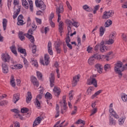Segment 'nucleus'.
<instances>
[{"label":"nucleus","mask_w":127,"mask_h":127,"mask_svg":"<svg viewBox=\"0 0 127 127\" xmlns=\"http://www.w3.org/2000/svg\"><path fill=\"white\" fill-rule=\"evenodd\" d=\"M8 104V102L6 100H4L0 102V106H5Z\"/></svg>","instance_id":"nucleus-49"},{"label":"nucleus","mask_w":127,"mask_h":127,"mask_svg":"<svg viewBox=\"0 0 127 127\" xmlns=\"http://www.w3.org/2000/svg\"><path fill=\"white\" fill-rule=\"evenodd\" d=\"M122 99L123 102H127V95L126 94H124L122 96Z\"/></svg>","instance_id":"nucleus-45"},{"label":"nucleus","mask_w":127,"mask_h":127,"mask_svg":"<svg viewBox=\"0 0 127 127\" xmlns=\"http://www.w3.org/2000/svg\"><path fill=\"white\" fill-rule=\"evenodd\" d=\"M36 6L37 7H39L42 10H45L46 9V5H45L44 2L43 4H39Z\"/></svg>","instance_id":"nucleus-24"},{"label":"nucleus","mask_w":127,"mask_h":127,"mask_svg":"<svg viewBox=\"0 0 127 127\" xmlns=\"http://www.w3.org/2000/svg\"><path fill=\"white\" fill-rule=\"evenodd\" d=\"M24 36H26L27 38H28L31 43L34 44V42L35 41V40L34 39V37H33V36L29 35L28 34H24L23 32L21 31H20L19 32L18 37L21 41L25 40V37H24Z\"/></svg>","instance_id":"nucleus-2"},{"label":"nucleus","mask_w":127,"mask_h":127,"mask_svg":"<svg viewBox=\"0 0 127 127\" xmlns=\"http://www.w3.org/2000/svg\"><path fill=\"white\" fill-rule=\"evenodd\" d=\"M71 41V39H70V37L69 36V34H67L66 35V38H65V42L66 44L69 43Z\"/></svg>","instance_id":"nucleus-53"},{"label":"nucleus","mask_w":127,"mask_h":127,"mask_svg":"<svg viewBox=\"0 0 127 127\" xmlns=\"http://www.w3.org/2000/svg\"><path fill=\"white\" fill-rule=\"evenodd\" d=\"M63 100V103H64V106H63L64 110V111H65L66 109V106H67V103H66V97L64 96Z\"/></svg>","instance_id":"nucleus-42"},{"label":"nucleus","mask_w":127,"mask_h":127,"mask_svg":"<svg viewBox=\"0 0 127 127\" xmlns=\"http://www.w3.org/2000/svg\"><path fill=\"white\" fill-rule=\"evenodd\" d=\"M73 22V21H71V20H67L66 21V23L67 24V26H69V27H71L72 26V23Z\"/></svg>","instance_id":"nucleus-55"},{"label":"nucleus","mask_w":127,"mask_h":127,"mask_svg":"<svg viewBox=\"0 0 127 127\" xmlns=\"http://www.w3.org/2000/svg\"><path fill=\"white\" fill-rule=\"evenodd\" d=\"M10 84L12 87H15V82H14V76L13 75H11Z\"/></svg>","instance_id":"nucleus-31"},{"label":"nucleus","mask_w":127,"mask_h":127,"mask_svg":"<svg viewBox=\"0 0 127 127\" xmlns=\"http://www.w3.org/2000/svg\"><path fill=\"white\" fill-rule=\"evenodd\" d=\"M14 67H15L16 69H21L23 67V66H22V64H19L14 65Z\"/></svg>","instance_id":"nucleus-57"},{"label":"nucleus","mask_w":127,"mask_h":127,"mask_svg":"<svg viewBox=\"0 0 127 127\" xmlns=\"http://www.w3.org/2000/svg\"><path fill=\"white\" fill-rule=\"evenodd\" d=\"M74 110L73 111H72L71 115L72 116H73V115H76V113H77V106H74Z\"/></svg>","instance_id":"nucleus-52"},{"label":"nucleus","mask_w":127,"mask_h":127,"mask_svg":"<svg viewBox=\"0 0 127 127\" xmlns=\"http://www.w3.org/2000/svg\"><path fill=\"white\" fill-rule=\"evenodd\" d=\"M22 4L25 8H28V3L26 0H22Z\"/></svg>","instance_id":"nucleus-36"},{"label":"nucleus","mask_w":127,"mask_h":127,"mask_svg":"<svg viewBox=\"0 0 127 127\" xmlns=\"http://www.w3.org/2000/svg\"><path fill=\"white\" fill-rule=\"evenodd\" d=\"M109 125L110 126H115L116 125V121L111 116L109 118Z\"/></svg>","instance_id":"nucleus-26"},{"label":"nucleus","mask_w":127,"mask_h":127,"mask_svg":"<svg viewBox=\"0 0 127 127\" xmlns=\"http://www.w3.org/2000/svg\"><path fill=\"white\" fill-rule=\"evenodd\" d=\"M81 124H82L83 126H85V125H86V122H85V121L82 120L81 119H79L77 120V121L75 123L76 125H81Z\"/></svg>","instance_id":"nucleus-39"},{"label":"nucleus","mask_w":127,"mask_h":127,"mask_svg":"<svg viewBox=\"0 0 127 127\" xmlns=\"http://www.w3.org/2000/svg\"><path fill=\"white\" fill-rule=\"evenodd\" d=\"M105 44L104 43V41H102L100 43V50L101 52H105V51H107L108 50V48L105 46Z\"/></svg>","instance_id":"nucleus-12"},{"label":"nucleus","mask_w":127,"mask_h":127,"mask_svg":"<svg viewBox=\"0 0 127 127\" xmlns=\"http://www.w3.org/2000/svg\"><path fill=\"white\" fill-rule=\"evenodd\" d=\"M44 118L42 116H39L34 121L33 127H36V126H38L40 123H41V121L43 120Z\"/></svg>","instance_id":"nucleus-6"},{"label":"nucleus","mask_w":127,"mask_h":127,"mask_svg":"<svg viewBox=\"0 0 127 127\" xmlns=\"http://www.w3.org/2000/svg\"><path fill=\"white\" fill-rule=\"evenodd\" d=\"M114 42H115V41H114V39H109L108 40H106L104 41V44L105 45H112V44H113Z\"/></svg>","instance_id":"nucleus-21"},{"label":"nucleus","mask_w":127,"mask_h":127,"mask_svg":"<svg viewBox=\"0 0 127 127\" xmlns=\"http://www.w3.org/2000/svg\"><path fill=\"white\" fill-rule=\"evenodd\" d=\"M37 76L39 80H42V73L39 71H37Z\"/></svg>","instance_id":"nucleus-46"},{"label":"nucleus","mask_w":127,"mask_h":127,"mask_svg":"<svg viewBox=\"0 0 127 127\" xmlns=\"http://www.w3.org/2000/svg\"><path fill=\"white\" fill-rule=\"evenodd\" d=\"M72 93H73V90H71L69 93V100H73V95H72Z\"/></svg>","instance_id":"nucleus-58"},{"label":"nucleus","mask_w":127,"mask_h":127,"mask_svg":"<svg viewBox=\"0 0 127 127\" xmlns=\"http://www.w3.org/2000/svg\"><path fill=\"white\" fill-rule=\"evenodd\" d=\"M43 1L42 0H37L35 1L36 5H38V4H42L43 3Z\"/></svg>","instance_id":"nucleus-54"},{"label":"nucleus","mask_w":127,"mask_h":127,"mask_svg":"<svg viewBox=\"0 0 127 127\" xmlns=\"http://www.w3.org/2000/svg\"><path fill=\"white\" fill-rule=\"evenodd\" d=\"M98 112V108H95L92 109L91 110V114H90V117H92V116H93V115H95Z\"/></svg>","instance_id":"nucleus-44"},{"label":"nucleus","mask_w":127,"mask_h":127,"mask_svg":"<svg viewBox=\"0 0 127 127\" xmlns=\"http://www.w3.org/2000/svg\"><path fill=\"white\" fill-rule=\"evenodd\" d=\"M113 23V22L109 19L108 20L106 21V22H105V24H104V26L105 27H109V26H110V25H112Z\"/></svg>","instance_id":"nucleus-33"},{"label":"nucleus","mask_w":127,"mask_h":127,"mask_svg":"<svg viewBox=\"0 0 127 127\" xmlns=\"http://www.w3.org/2000/svg\"><path fill=\"white\" fill-rule=\"evenodd\" d=\"M99 8H100V5H97L94 7V10H93L94 14H96L97 10H99Z\"/></svg>","instance_id":"nucleus-47"},{"label":"nucleus","mask_w":127,"mask_h":127,"mask_svg":"<svg viewBox=\"0 0 127 127\" xmlns=\"http://www.w3.org/2000/svg\"><path fill=\"white\" fill-rule=\"evenodd\" d=\"M95 59H101V55L97 54L92 55L88 60V64L90 65H94Z\"/></svg>","instance_id":"nucleus-3"},{"label":"nucleus","mask_w":127,"mask_h":127,"mask_svg":"<svg viewBox=\"0 0 127 127\" xmlns=\"http://www.w3.org/2000/svg\"><path fill=\"white\" fill-rule=\"evenodd\" d=\"M94 87H89L86 91V93L87 94V95L90 96V95H92V92H93V91H94Z\"/></svg>","instance_id":"nucleus-28"},{"label":"nucleus","mask_w":127,"mask_h":127,"mask_svg":"<svg viewBox=\"0 0 127 127\" xmlns=\"http://www.w3.org/2000/svg\"><path fill=\"white\" fill-rule=\"evenodd\" d=\"M102 92H103V90H99L98 91H97L94 94H93L91 97V99H95V98H96V97H97V96H99V95L100 94H101V93H102Z\"/></svg>","instance_id":"nucleus-27"},{"label":"nucleus","mask_w":127,"mask_h":127,"mask_svg":"<svg viewBox=\"0 0 127 127\" xmlns=\"http://www.w3.org/2000/svg\"><path fill=\"white\" fill-rule=\"evenodd\" d=\"M31 99H32V95H31V92H28L27 93V96L26 99V102L27 104H29L31 101Z\"/></svg>","instance_id":"nucleus-17"},{"label":"nucleus","mask_w":127,"mask_h":127,"mask_svg":"<svg viewBox=\"0 0 127 127\" xmlns=\"http://www.w3.org/2000/svg\"><path fill=\"white\" fill-rule=\"evenodd\" d=\"M33 31H35V29H30L28 30V33L27 34H29V35H31L32 34H33Z\"/></svg>","instance_id":"nucleus-56"},{"label":"nucleus","mask_w":127,"mask_h":127,"mask_svg":"<svg viewBox=\"0 0 127 127\" xmlns=\"http://www.w3.org/2000/svg\"><path fill=\"white\" fill-rule=\"evenodd\" d=\"M99 31L100 36H102L103 35H104V33H105V32L106 31V27H100Z\"/></svg>","instance_id":"nucleus-23"},{"label":"nucleus","mask_w":127,"mask_h":127,"mask_svg":"<svg viewBox=\"0 0 127 127\" xmlns=\"http://www.w3.org/2000/svg\"><path fill=\"white\" fill-rule=\"evenodd\" d=\"M10 49L11 50V52L13 53L15 55H17V52H16V48H15V46H12L10 47Z\"/></svg>","instance_id":"nucleus-25"},{"label":"nucleus","mask_w":127,"mask_h":127,"mask_svg":"<svg viewBox=\"0 0 127 127\" xmlns=\"http://www.w3.org/2000/svg\"><path fill=\"white\" fill-rule=\"evenodd\" d=\"M19 100V94H15L13 95V102L14 104H16V102H17Z\"/></svg>","instance_id":"nucleus-20"},{"label":"nucleus","mask_w":127,"mask_h":127,"mask_svg":"<svg viewBox=\"0 0 127 127\" xmlns=\"http://www.w3.org/2000/svg\"><path fill=\"white\" fill-rule=\"evenodd\" d=\"M67 30H68V34L69 35V33H72V29L71 27L67 26Z\"/></svg>","instance_id":"nucleus-63"},{"label":"nucleus","mask_w":127,"mask_h":127,"mask_svg":"<svg viewBox=\"0 0 127 127\" xmlns=\"http://www.w3.org/2000/svg\"><path fill=\"white\" fill-rule=\"evenodd\" d=\"M50 82V86L51 87L54 86V83H55V76L53 72L51 73V76L49 78Z\"/></svg>","instance_id":"nucleus-10"},{"label":"nucleus","mask_w":127,"mask_h":127,"mask_svg":"<svg viewBox=\"0 0 127 127\" xmlns=\"http://www.w3.org/2000/svg\"><path fill=\"white\" fill-rule=\"evenodd\" d=\"M45 63H44V61H43V60H40V62L41 63V64H42L43 65H48L49 64V59H50V58H49V56H48V55L47 54H45Z\"/></svg>","instance_id":"nucleus-7"},{"label":"nucleus","mask_w":127,"mask_h":127,"mask_svg":"<svg viewBox=\"0 0 127 127\" xmlns=\"http://www.w3.org/2000/svg\"><path fill=\"white\" fill-rule=\"evenodd\" d=\"M113 104L111 103L109 106V113L110 114H112V116L115 118V119H120V116L118 115V114L116 113L114 109H113Z\"/></svg>","instance_id":"nucleus-4"},{"label":"nucleus","mask_w":127,"mask_h":127,"mask_svg":"<svg viewBox=\"0 0 127 127\" xmlns=\"http://www.w3.org/2000/svg\"><path fill=\"white\" fill-rule=\"evenodd\" d=\"M13 124L15 125L14 127H20L19 123L18 122H13Z\"/></svg>","instance_id":"nucleus-64"},{"label":"nucleus","mask_w":127,"mask_h":127,"mask_svg":"<svg viewBox=\"0 0 127 127\" xmlns=\"http://www.w3.org/2000/svg\"><path fill=\"white\" fill-rule=\"evenodd\" d=\"M111 64H106L104 65V70L105 71H109V70H111Z\"/></svg>","instance_id":"nucleus-43"},{"label":"nucleus","mask_w":127,"mask_h":127,"mask_svg":"<svg viewBox=\"0 0 127 127\" xmlns=\"http://www.w3.org/2000/svg\"><path fill=\"white\" fill-rule=\"evenodd\" d=\"M22 19H23V16L22 14L19 15L17 18V25H23V20Z\"/></svg>","instance_id":"nucleus-16"},{"label":"nucleus","mask_w":127,"mask_h":127,"mask_svg":"<svg viewBox=\"0 0 127 127\" xmlns=\"http://www.w3.org/2000/svg\"><path fill=\"white\" fill-rule=\"evenodd\" d=\"M31 81L34 86H36V87H38V86H39V82H38L37 79L35 76H32L31 77Z\"/></svg>","instance_id":"nucleus-14"},{"label":"nucleus","mask_w":127,"mask_h":127,"mask_svg":"<svg viewBox=\"0 0 127 127\" xmlns=\"http://www.w3.org/2000/svg\"><path fill=\"white\" fill-rule=\"evenodd\" d=\"M53 91L55 96H56L58 98L59 97V95H60V93H61V90L60 89V88H59L57 86H55Z\"/></svg>","instance_id":"nucleus-15"},{"label":"nucleus","mask_w":127,"mask_h":127,"mask_svg":"<svg viewBox=\"0 0 127 127\" xmlns=\"http://www.w3.org/2000/svg\"><path fill=\"white\" fill-rule=\"evenodd\" d=\"M79 79L80 75H75L73 77L72 87H75V86H77V83L79 82Z\"/></svg>","instance_id":"nucleus-9"},{"label":"nucleus","mask_w":127,"mask_h":127,"mask_svg":"<svg viewBox=\"0 0 127 127\" xmlns=\"http://www.w3.org/2000/svg\"><path fill=\"white\" fill-rule=\"evenodd\" d=\"M64 11V9L63 8V5H60L59 7L56 8L57 14L59 15L60 13H62Z\"/></svg>","instance_id":"nucleus-19"},{"label":"nucleus","mask_w":127,"mask_h":127,"mask_svg":"<svg viewBox=\"0 0 127 127\" xmlns=\"http://www.w3.org/2000/svg\"><path fill=\"white\" fill-rule=\"evenodd\" d=\"M28 1L29 2V4L30 6V9L31 11H33V2H32V0H28Z\"/></svg>","instance_id":"nucleus-38"},{"label":"nucleus","mask_w":127,"mask_h":127,"mask_svg":"<svg viewBox=\"0 0 127 127\" xmlns=\"http://www.w3.org/2000/svg\"><path fill=\"white\" fill-rule=\"evenodd\" d=\"M42 97H43V95L38 94L37 96V98H36V100H38V101H39V100H41V99H42Z\"/></svg>","instance_id":"nucleus-60"},{"label":"nucleus","mask_w":127,"mask_h":127,"mask_svg":"<svg viewBox=\"0 0 127 127\" xmlns=\"http://www.w3.org/2000/svg\"><path fill=\"white\" fill-rule=\"evenodd\" d=\"M45 99H47V100H51L52 99V95L49 92H47L45 95Z\"/></svg>","instance_id":"nucleus-40"},{"label":"nucleus","mask_w":127,"mask_h":127,"mask_svg":"<svg viewBox=\"0 0 127 127\" xmlns=\"http://www.w3.org/2000/svg\"><path fill=\"white\" fill-rule=\"evenodd\" d=\"M35 105L38 109H40V102L39 100L36 99Z\"/></svg>","instance_id":"nucleus-48"},{"label":"nucleus","mask_w":127,"mask_h":127,"mask_svg":"<svg viewBox=\"0 0 127 127\" xmlns=\"http://www.w3.org/2000/svg\"><path fill=\"white\" fill-rule=\"evenodd\" d=\"M2 70L4 74H7L8 73V66L5 63H2Z\"/></svg>","instance_id":"nucleus-11"},{"label":"nucleus","mask_w":127,"mask_h":127,"mask_svg":"<svg viewBox=\"0 0 127 127\" xmlns=\"http://www.w3.org/2000/svg\"><path fill=\"white\" fill-rule=\"evenodd\" d=\"M95 67L97 69V72L100 74H102L103 72V66H102L100 64H95Z\"/></svg>","instance_id":"nucleus-18"},{"label":"nucleus","mask_w":127,"mask_h":127,"mask_svg":"<svg viewBox=\"0 0 127 127\" xmlns=\"http://www.w3.org/2000/svg\"><path fill=\"white\" fill-rule=\"evenodd\" d=\"M36 52V45H33L32 47V53L34 54Z\"/></svg>","instance_id":"nucleus-59"},{"label":"nucleus","mask_w":127,"mask_h":127,"mask_svg":"<svg viewBox=\"0 0 127 127\" xmlns=\"http://www.w3.org/2000/svg\"><path fill=\"white\" fill-rule=\"evenodd\" d=\"M83 8L84 9V10H86V11H88L89 12L93 11V9L91 7H89L87 4L83 5Z\"/></svg>","instance_id":"nucleus-22"},{"label":"nucleus","mask_w":127,"mask_h":127,"mask_svg":"<svg viewBox=\"0 0 127 127\" xmlns=\"http://www.w3.org/2000/svg\"><path fill=\"white\" fill-rule=\"evenodd\" d=\"M126 120V117H122L121 118H120L119 120V124L120 126H123V125H124V123H125V121Z\"/></svg>","instance_id":"nucleus-37"},{"label":"nucleus","mask_w":127,"mask_h":127,"mask_svg":"<svg viewBox=\"0 0 127 127\" xmlns=\"http://www.w3.org/2000/svg\"><path fill=\"white\" fill-rule=\"evenodd\" d=\"M28 109L26 108H21V112L23 114H24L25 113H28Z\"/></svg>","instance_id":"nucleus-51"},{"label":"nucleus","mask_w":127,"mask_h":127,"mask_svg":"<svg viewBox=\"0 0 127 127\" xmlns=\"http://www.w3.org/2000/svg\"><path fill=\"white\" fill-rule=\"evenodd\" d=\"M72 23L71 25H73V26H74V27L78 28V27H79V25H80V23L77 21H75L73 19H72Z\"/></svg>","instance_id":"nucleus-35"},{"label":"nucleus","mask_w":127,"mask_h":127,"mask_svg":"<svg viewBox=\"0 0 127 127\" xmlns=\"http://www.w3.org/2000/svg\"><path fill=\"white\" fill-rule=\"evenodd\" d=\"M18 51L20 52V53H22V54H24V56H26V51L24 49H20V48H18Z\"/></svg>","instance_id":"nucleus-34"},{"label":"nucleus","mask_w":127,"mask_h":127,"mask_svg":"<svg viewBox=\"0 0 127 127\" xmlns=\"http://www.w3.org/2000/svg\"><path fill=\"white\" fill-rule=\"evenodd\" d=\"M11 111H12V112H13V113H15V114H17L16 115H14V118H17V116H18V117H20V115L19 114V110H18L16 109H14L11 110Z\"/></svg>","instance_id":"nucleus-32"},{"label":"nucleus","mask_w":127,"mask_h":127,"mask_svg":"<svg viewBox=\"0 0 127 127\" xmlns=\"http://www.w3.org/2000/svg\"><path fill=\"white\" fill-rule=\"evenodd\" d=\"M113 14H114V13H113V11H106L104 12L102 18L103 19H107L110 18V17H112Z\"/></svg>","instance_id":"nucleus-5"},{"label":"nucleus","mask_w":127,"mask_h":127,"mask_svg":"<svg viewBox=\"0 0 127 127\" xmlns=\"http://www.w3.org/2000/svg\"><path fill=\"white\" fill-rule=\"evenodd\" d=\"M19 12H20V8L19 7L17 10V12L14 14V15H13V18L14 19H15V18H16V17H17V15H18L19 14Z\"/></svg>","instance_id":"nucleus-41"},{"label":"nucleus","mask_w":127,"mask_h":127,"mask_svg":"<svg viewBox=\"0 0 127 127\" xmlns=\"http://www.w3.org/2000/svg\"><path fill=\"white\" fill-rule=\"evenodd\" d=\"M48 49H52V44L50 41L48 44Z\"/></svg>","instance_id":"nucleus-61"},{"label":"nucleus","mask_w":127,"mask_h":127,"mask_svg":"<svg viewBox=\"0 0 127 127\" xmlns=\"http://www.w3.org/2000/svg\"><path fill=\"white\" fill-rule=\"evenodd\" d=\"M2 24L3 30H5L6 29V26L7 25V20L6 19H3Z\"/></svg>","instance_id":"nucleus-30"},{"label":"nucleus","mask_w":127,"mask_h":127,"mask_svg":"<svg viewBox=\"0 0 127 127\" xmlns=\"http://www.w3.org/2000/svg\"><path fill=\"white\" fill-rule=\"evenodd\" d=\"M54 17V13H51L50 17H49V21H52Z\"/></svg>","instance_id":"nucleus-62"},{"label":"nucleus","mask_w":127,"mask_h":127,"mask_svg":"<svg viewBox=\"0 0 127 127\" xmlns=\"http://www.w3.org/2000/svg\"><path fill=\"white\" fill-rule=\"evenodd\" d=\"M1 59L4 63H5V62H9V60H10V57H9V55L7 54H2Z\"/></svg>","instance_id":"nucleus-8"},{"label":"nucleus","mask_w":127,"mask_h":127,"mask_svg":"<svg viewBox=\"0 0 127 127\" xmlns=\"http://www.w3.org/2000/svg\"><path fill=\"white\" fill-rule=\"evenodd\" d=\"M63 22L61 21L60 22L59 24V32H60V33H62V32H63Z\"/></svg>","instance_id":"nucleus-29"},{"label":"nucleus","mask_w":127,"mask_h":127,"mask_svg":"<svg viewBox=\"0 0 127 127\" xmlns=\"http://www.w3.org/2000/svg\"><path fill=\"white\" fill-rule=\"evenodd\" d=\"M32 61L33 63L32 65H34L35 67H38V64L37 63V61H36V60L33 59Z\"/></svg>","instance_id":"nucleus-50"},{"label":"nucleus","mask_w":127,"mask_h":127,"mask_svg":"<svg viewBox=\"0 0 127 127\" xmlns=\"http://www.w3.org/2000/svg\"><path fill=\"white\" fill-rule=\"evenodd\" d=\"M124 64L121 61H118L116 64H115L114 70L118 74L119 78H122L123 77V73L125 70L127 69V64H125L123 65Z\"/></svg>","instance_id":"nucleus-1"},{"label":"nucleus","mask_w":127,"mask_h":127,"mask_svg":"<svg viewBox=\"0 0 127 127\" xmlns=\"http://www.w3.org/2000/svg\"><path fill=\"white\" fill-rule=\"evenodd\" d=\"M92 84L94 85L95 88H97V87H98V84L97 83V80H96V78H91L90 81L87 82V85Z\"/></svg>","instance_id":"nucleus-13"}]
</instances>
